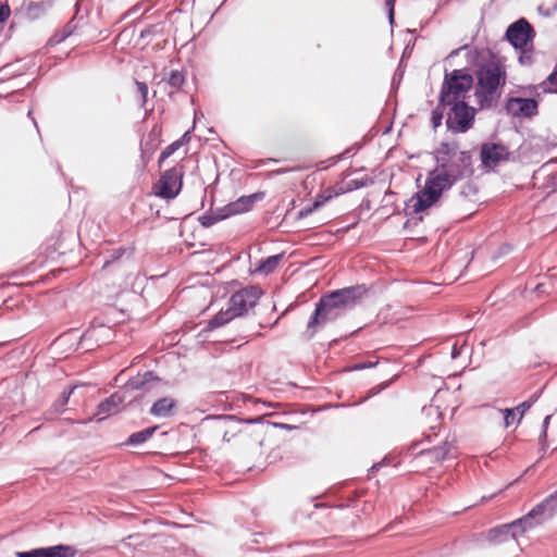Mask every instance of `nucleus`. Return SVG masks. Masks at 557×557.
Instances as JSON below:
<instances>
[{"mask_svg": "<svg viewBox=\"0 0 557 557\" xmlns=\"http://www.w3.org/2000/svg\"><path fill=\"white\" fill-rule=\"evenodd\" d=\"M369 292L368 285L357 284L323 294L307 323L304 338L312 339L325 324L336 321L361 305Z\"/></svg>", "mask_w": 557, "mask_h": 557, "instance_id": "obj_1", "label": "nucleus"}, {"mask_svg": "<svg viewBox=\"0 0 557 557\" xmlns=\"http://www.w3.org/2000/svg\"><path fill=\"white\" fill-rule=\"evenodd\" d=\"M506 69L498 62L481 64L476 70L475 97L481 109H490L499 98L498 89L506 84Z\"/></svg>", "mask_w": 557, "mask_h": 557, "instance_id": "obj_2", "label": "nucleus"}, {"mask_svg": "<svg viewBox=\"0 0 557 557\" xmlns=\"http://www.w3.org/2000/svg\"><path fill=\"white\" fill-rule=\"evenodd\" d=\"M473 173L471 151H461L457 158H442L441 162H437L436 168L429 174L435 178L436 184L440 183L448 190L457 182L472 176Z\"/></svg>", "mask_w": 557, "mask_h": 557, "instance_id": "obj_3", "label": "nucleus"}, {"mask_svg": "<svg viewBox=\"0 0 557 557\" xmlns=\"http://www.w3.org/2000/svg\"><path fill=\"white\" fill-rule=\"evenodd\" d=\"M473 83V76L466 69L446 72L440 90L442 104L446 99L465 100V95L471 90Z\"/></svg>", "mask_w": 557, "mask_h": 557, "instance_id": "obj_4", "label": "nucleus"}, {"mask_svg": "<svg viewBox=\"0 0 557 557\" xmlns=\"http://www.w3.org/2000/svg\"><path fill=\"white\" fill-rule=\"evenodd\" d=\"M184 175L183 164L165 170L152 186L153 195L168 201L176 198L182 190Z\"/></svg>", "mask_w": 557, "mask_h": 557, "instance_id": "obj_5", "label": "nucleus"}, {"mask_svg": "<svg viewBox=\"0 0 557 557\" xmlns=\"http://www.w3.org/2000/svg\"><path fill=\"white\" fill-rule=\"evenodd\" d=\"M450 112L446 119V127L453 134L466 133L474 122L476 110L465 100L450 101Z\"/></svg>", "mask_w": 557, "mask_h": 557, "instance_id": "obj_6", "label": "nucleus"}, {"mask_svg": "<svg viewBox=\"0 0 557 557\" xmlns=\"http://www.w3.org/2000/svg\"><path fill=\"white\" fill-rule=\"evenodd\" d=\"M527 518L528 513L510 523L490 529L486 539L490 543L493 544H500L507 542L510 539L516 540L518 534H523L528 530L536 527L533 524L534 521L532 519L525 520Z\"/></svg>", "mask_w": 557, "mask_h": 557, "instance_id": "obj_7", "label": "nucleus"}, {"mask_svg": "<svg viewBox=\"0 0 557 557\" xmlns=\"http://www.w3.org/2000/svg\"><path fill=\"white\" fill-rule=\"evenodd\" d=\"M445 190L447 189L440 183L436 184L435 178L429 174L424 188L411 197L407 208H412L413 213L423 212L434 205Z\"/></svg>", "mask_w": 557, "mask_h": 557, "instance_id": "obj_8", "label": "nucleus"}, {"mask_svg": "<svg viewBox=\"0 0 557 557\" xmlns=\"http://www.w3.org/2000/svg\"><path fill=\"white\" fill-rule=\"evenodd\" d=\"M263 292L259 286L249 285L235 292L228 299L227 305L236 312L237 317L248 313L249 309L257 306Z\"/></svg>", "mask_w": 557, "mask_h": 557, "instance_id": "obj_9", "label": "nucleus"}, {"mask_svg": "<svg viewBox=\"0 0 557 557\" xmlns=\"http://www.w3.org/2000/svg\"><path fill=\"white\" fill-rule=\"evenodd\" d=\"M535 30L528 20L521 17L511 23L505 33V39L513 49L527 48L533 44Z\"/></svg>", "mask_w": 557, "mask_h": 557, "instance_id": "obj_10", "label": "nucleus"}, {"mask_svg": "<svg viewBox=\"0 0 557 557\" xmlns=\"http://www.w3.org/2000/svg\"><path fill=\"white\" fill-rule=\"evenodd\" d=\"M509 148L502 143L486 141L481 145L480 159L484 169L493 170L499 163L510 160Z\"/></svg>", "mask_w": 557, "mask_h": 557, "instance_id": "obj_11", "label": "nucleus"}, {"mask_svg": "<svg viewBox=\"0 0 557 557\" xmlns=\"http://www.w3.org/2000/svg\"><path fill=\"white\" fill-rule=\"evenodd\" d=\"M505 110L513 117L532 119L539 114V101L535 98L509 97Z\"/></svg>", "mask_w": 557, "mask_h": 557, "instance_id": "obj_12", "label": "nucleus"}, {"mask_svg": "<svg viewBox=\"0 0 557 557\" xmlns=\"http://www.w3.org/2000/svg\"><path fill=\"white\" fill-rule=\"evenodd\" d=\"M557 513V490L533 507L525 520L532 519L536 527L550 520Z\"/></svg>", "mask_w": 557, "mask_h": 557, "instance_id": "obj_13", "label": "nucleus"}, {"mask_svg": "<svg viewBox=\"0 0 557 557\" xmlns=\"http://www.w3.org/2000/svg\"><path fill=\"white\" fill-rule=\"evenodd\" d=\"M160 379L152 371H145L144 373H138L135 376H132L127 380L124 385V391H121L123 395L126 392H139L140 395L148 393L153 383L159 382Z\"/></svg>", "mask_w": 557, "mask_h": 557, "instance_id": "obj_14", "label": "nucleus"}, {"mask_svg": "<svg viewBox=\"0 0 557 557\" xmlns=\"http://www.w3.org/2000/svg\"><path fill=\"white\" fill-rule=\"evenodd\" d=\"M123 403L124 395L122 392L112 394L97 406V411L94 414V419H97V421H102L107 417L119 412Z\"/></svg>", "mask_w": 557, "mask_h": 557, "instance_id": "obj_15", "label": "nucleus"}, {"mask_svg": "<svg viewBox=\"0 0 557 557\" xmlns=\"http://www.w3.org/2000/svg\"><path fill=\"white\" fill-rule=\"evenodd\" d=\"M454 444L448 440H445L442 445L434 446L429 449H422L418 453V456H425L431 462H441L443 460L454 457L453 449Z\"/></svg>", "mask_w": 557, "mask_h": 557, "instance_id": "obj_16", "label": "nucleus"}, {"mask_svg": "<svg viewBox=\"0 0 557 557\" xmlns=\"http://www.w3.org/2000/svg\"><path fill=\"white\" fill-rule=\"evenodd\" d=\"M177 403L172 397H161L150 407L149 413L156 418H170L174 416Z\"/></svg>", "mask_w": 557, "mask_h": 557, "instance_id": "obj_17", "label": "nucleus"}, {"mask_svg": "<svg viewBox=\"0 0 557 557\" xmlns=\"http://www.w3.org/2000/svg\"><path fill=\"white\" fill-rule=\"evenodd\" d=\"M79 12L78 2L75 3V14L74 16L60 29L58 30L51 38L50 42L52 45H59L72 36L78 28V22H76V16Z\"/></svg>", "mask_w": 557, "mask_h": 557, "instance_id": "obj_18", "label": "nucleus"}, {"mask_svg": "<svg viewBox=\"0 0 557 557\" xmlns=\"http://www.w3.org/2000/svg\"><path fill=\"white\" fill-rule=\"evenodd\" d=\"M159 430V425H151L138 432L132 433L122 444L127 447H136L148 442Z\"/></svg>", "mask_w": 557, "mask_h": 557, "instance_id": "obj_19", "label": "nucleus"}, {"mask_svg": "<svg viewBox=\"0 0 557 557\" xmlns=\"http://www.w3.org/2000/svg\"><path fill=\"white\" fill-rule=\"evenodd\" d=\"M165 84L169 86V97H173L180 91L182 86L186 82V74L183 70H171L166 77L163 78Z\"/></svg>", "mask_w": 557, "mask_h": 557, "instance_id": "obj_20", "label": "nucleus"}, {"mask_svg": "<svg viewBox=\"0 0 557 557\" xmlns=\"http://www.w3.org/2000/svg\"><path fill=\"white\" fill-rule=\"evenodd\" d=\"M237 318V314L235 311L232 310V307L227 305V308L225 310H220L215 315H213L207 326L205 327L206 331H212L214 329L221 327L225 325L226 323L231 322Z\"/></svg>", "mask_w": 557, "mask_h": 557, "instance_id": "obj_21", "label": "nucleus"}, {"mask_svg": "<svg viewBox=\"0 0 557 557\" xmlns=\"http://www.w3.org/2000/svg\"><path fill=\"white\" fill-rule=\"evenodd\" d=\"M461 152L459 150V145L456 141L448 143V141H442L440 146L433 151L434 159L437 162H441L443 159H454L457 158L458 154Z\"/></svg>", "mask_w": 557, "mask_h": 557, "instance_id": "obj_22", "label": "nucleus"}, {"mask_svg": "<svg viewBox=\"0 0 557 557\" xmlns=\"http://www.w3.org/2000/svg\"><path fill=\"white\" fill-rule=\"evenodd\" d=\"M264 198L263 191H257L248 196H242L236 201L232 202V207L235 212L244 213L249 211L256 201Z\"/></svg>", "mask_w": 557, "mask_h": 557, "instance_id": "obj_23", "label": "nucleus"}, {"mask_svg": "<svg viewBox=\"0 0 557 557\" xmlns=\"http://www.w3.org/2000/svg\"><path fill=\"white\" fill-rule=\"evenodd\" d=\"M284 257H285V253L282 252V253L270 256L265 259H261L259 261L257 268L255 269V273H259V274H263V275H269V274L273 273L276 270V268L278 267L280 262L284 259Z\"/></svg>", "mask_w": 557, "mask_h": 557, "instance_id": "obj_24", "label": "nucleus"}, {"mask_svg": "<svg viewBox=\"0 0 557 557\" xmlns=\"http://www.w3.org/2000/svg\"><path fill=\"white\" fill-rule=\"evenodd\" d=\"M45 557H75L77 550L65 544H58L53 546L44 547Z\"/></svg>", "mask_w": 557, "mask_h": 557, "instance_id": "obj_25", "label": "nucleus"}, {"mask_svg": "<svg viewBox=\"0 0 557 557\" xmlns=\"http://www.w3.org/2000/svg\"><path fill=\"white\" fill-rule=\"evenodd\" d=\"M51 8L50 1L29 2L25 14L28 20L35 21L41 17Z\"/></svg>", "mask_w": 557, "mask_h": 557, "instance_id": "obj_26", "label": "nucleus"}, {"mask_svg": "<svg viewBox=\"0 0 557 557\" xmlns=\"http://www.w3.org/2000/svg\"><path fill=\"white\" fill-rule=\"evenodd\" d=\"M450 103L451 102L446 99L444 101V103L442 104L441 96L438 95L437 106L431 112V123H432V128L434 131L437 129L442 125L445 108L449 107Z\"/></svg>", "mask_w": 557, "mask_h": 557, "instance_id": "obj_27", "label": "nucleus"}, {"mask_svg": "<svg viewBox=\"0 0 557 557\" xmlns=\"http://www.w3.org/2000/svg\"><path fill=\"white\" fill-rule=\"evenodd\" d=\"M225 219H227V213L205 212L198 218V222L202 227L208 228Z\"/></svg>", "mask_w": 557, "mask_h": 557, "instance_id": "obj_28", "label": "nucleus"}, {"mask_svg": "<svg viewBox=\"0 0 557 557\" xmlns=\"http://www.w3.org/2000/svg\"><path fill=\"white\" fill-rule=\"evenodd\" d=\"M77 388V385L70 386L69 388L63 389L61 394V399L53 404V409L55 412H63L71 395L74 393V389Z\"/></svg>", "mask_w": 557, "mask_h": 557, "instance_id": "obj_29", "label": "nucleus"}, {"mask_svg": "<svg viewBox=\"0 0 557 557\" xmlns=\"http://www.w3.org/2000/svg\"><path fill=\"white\" fill-rule=\"evenodd\" d=\"M520 54L518 57V62L522 66H531L534 63L533 59V44L529 45L527 48L518 49Z\"/></svg>", "mask_w": 557, "mask_h": 557, "instance_id": "obj_30", "label": "nucleus"}, {"mask_svg": "<svg viewBox=\"0 0 557 557\" xmlns=\"http://www.w3.org/2000/svg\"><path fill=\"white\" fill-rule=\"evenodd\" d=\"M372 183H373V180L368 176H366L363 178H355V180L349 181L347 184V187L343 188V190H344V194L349 193L352 190H357V189L367 187V186L371 185Z\"/></svg>", "mask_w": 557, "mask_h": 557, "instance_id": "obj_31", "label": "nucleus"}, {"mask_svg": "<svg viewBox=\"0 0 557 557\" xmlns=\"http://www.w3.org/2000/svg\"><path fill=\"white\" fill-rule=\"evenodd\" d=\"M181 147H180V144L175 140L173 141L172 144L168 145L160 153L159 156V160H158V164L159 166H161V164L164 162V160H166L168 158H170L176 150H178Z\"/></svg>", "mask_w": 557, "mask_h": 557, "instance_id": "obj_32", "label": "nucleus"}, {"mask_svg": "<svg viewBox=\"0 0 557 557\" xmlns=\"http://www.w3.org/2000/svg\"><path fill=\"white\" fill-rule=\"evenodd\" d=\"M126 251L127 249L124 247L111 249L109 251V259L104 261L103 268H107L110 263L120 260Z\"/></svg>", "mask_w": 557, "mask_h": 557, "instance_id": "obj_33", "label": "nucleus"}, {"mask_svg": "<svg viewBox=\"0 0 557 557\" xmlns=\"http://www.w3.org/2000/svg\"><path fill=\"white\" fill-rule=\"evenodd\" d=\"M478 193V188L476 186L471 183V182H468L466 183L461 189H460V196L463 197V198H467V199H471L472 197H474Z\"/></svg>", "mask_w": 557, "mask_h": 557, "instance_id": "obj_34", "label": "nucleus"}, {"mask_svg": "<svg viewBox=\"0 0 557 557\" xmlns=\"http://www.w3.org/2000/svg\"><path fill=\"white\" fill-rule=\"evenodd\" d=\"M537 89H541L544 94H556L557 86L554 82H548V76L537 85Z\"/></svg>", "mask_w": 557, "mask_h": 557, "instance_id": "obj_35", "label": "nucleus"}, {"mask_svg": "<svg viewBox=\"0 0 557 557\" xmlns=\"http://www.w3.org/2000/svg\"><path fill=\"white\" fill-rule=\"evenodd\" d=\"M138 94L141 97V107H145L148 98V85L144 82L135 81Z\"/></svg>", "mask_w": 557, "mask_h": 557, "instance_id": "obj_36", "label": "nucleus"}, {"mask_svg": "<svg viewBox=\"0 0 557 557\" xmlns=\"http://www.w3.org/2000/svg\"><path fill=\"white\" fill-rule=\"evenodd\" d=\"M16 557H45L44 547L30 549L27 552H16Z\"/></svg>", "mask_w": 557, "mask_h": 557, "instance_id": "obj_37", "label": "nucleus"}, {"mask_svg": "<svg viewBox=\"0 0 557 557\" xmlns=\"http://www.w3.org/2000/svg\"><path fill=\"white\" fill-rule=\"evenodd\" d=\"M515 411H516L515 409H509V408L502 410V412L504 413L505 428L510 426L515 422V419H516Z\"/></svg>", "mask_w": 557, "mask_h": 557, "instance_id": "obj_38", "label": "nucleus"}, {"mask_svg": "<svg viewBox=\"0 0 557 557\" xmlns=\"http://www.w3.org/2000/svg\"><path fill=\"white\" fill-rule=\"evenodd\" d=\"M11 10L7 1L0 2V23H3L10 16Z\"/></svg>", "mask_w": 557, "mask_h": 557, "instance_id": "obj_39", "label": "nucleus"}, {"mask_svg": "<svg viewBox=\"0 0 557 557\" xmlns=\"http://www.w3.org/2000/svg\"><path fill=\"white\" fill-rule=\"evenodd\" d=\"M314 210H317V207H314V203L312 202L310 206L304 207L301 210L298 211L297 218L304 219L310 215Z\"/></svg>", "mask_w": 557, "mask_h": 557, "instance_id": "obj_40", "label": "nucleus"}, {"mask_svg": "<svg viewBox=\"0 0 557 557\" xmlns=\"http://www.w3.org/2000/svg\"><path fill=\"white\" fill-rule=\"evenodd\" d=\"M321 194L323 196H330V200H331L333 197L344 194V190L342 187L338 190L335 189L334 187H329L325 190H323Z\"/></svg>", "mask_w": 557, "mask_h": 557, "instance_id": "obj_41", "label": "nucleus"}, {"mask_svg": "<svg viewBox=\"0 0 557 557\" xmlns=\"http://www.w3.org/2000/svg\"><path fill=\"white\" fill-rule=\"evenodd\" d=\"M532 406L530 405V403H528L527 400L521 403L520 405H518L515 410H517L519 412V420H521V418L523 417V414L531 408Z\"/></svg>", "mask_w": 557, "mask_h": 557, "instance_id": "obj_42", "label": "nucleus"}, {"mask_svg": "<svg viewBox=\"0 0 557 557\" xmlns=\"http://www.w3.org/2000/svg\"><path fill=\"white\" fill-rule=\"evenodd\" d=\"M546 186L550 188L552 191L557 190V172L547 177Z\"/></svg>", "mask_w": 557, "mask_h": 557, "instance_id": "obj_43", "label": "nucleus"}, {"mask_svg": "<svg viewBox=\"0 0 557 557\" xmlns=\"http://www.w3.org/2000/svg\"><path fill=\"white\" fill-rule=\"evenodd\" d=\"M329 200H330V196H323L322 194H318L314 197L313 203H314V207H317V209H318L321 206H323L325 202H327Z\"/></svg>", "mask_w": 557, "mask_h": 557, "instance_id": "obj_44", "label": "nucleus"}, {"mask_svg": "<svg viewBox=\"0 0 557 557\" xmlns=\"http://www.w3.org/2000/svg\"><path fill=\"white\" fill-rule=\"evenodd\" d=\"M231 207H232V202L223 208H219L215 213H227V218L235 215V214H239L238 212H235L234 209Z\"/></svg>", "mask_w": 557, "mask_h": 557, "instance_id": "obj_45", "label": "nucleus"}, {"mask_svg": "<svg viewBox=\"0 0 557 557\" xmlns=\"http://www.w3.org/2000/svg\"><path fill=\"white\" fill-rule=\"evenodd\" d=\"M359 148H354V147H350V148H347L346 150H344L339 156H338V160H344V159H347L349 158L350 156H354L356 153V151L358 150Z\"/></svg>", "mask_w": 557, "mask_h": 557, "instance_id": "obj_46", "label": "nucleus"}, {"mask_svg": "<svg viewBox=\"0 0 557 557\" xmlns=\"http://www.w3.org/2000/svg\"><path fill=\"white\" fill-rule=\"evenodd\" d=\"M190 140V131H186L182 137L180 139H177L176 141L180 144V147L188 144Z\"/></svg>", "mask_w": 557, "mask_h": 557, "instance_id": "obj_47", "label": "nucleus"}, {"mask_svg": "<svg viewBox=\"0 0 557 557\" xmlns=\"http://www.w3.org/2000/svg\"><path fill=\"white\" fill-rule=\"evenodd\" d=\"M375 366V363L373 362H360V363H357L354 366V370H363V369H367V368H371Z\"/></svg>", "mask_w": 557, "mask_h": 557, "instance_id": "obj_48", "label": "nucleus"}, {"mask_svg": "<svg viewBox=\"0 0 557 557\" xmlns=\"http://www.w3.org/2000/svg\"><path fill=\"white\" fill-rule=\"evenodd\" d=\"M522 90L524 92H528L530 95L536 94L537 91V85H528L527 87H522Z\"/></svg>", "mask_w": 557, "mask_h": 557, "instance_id": "obj_49", "label": "nucleus"}, {"mask_svg": "<svg viewBox=\"0 0 557 557\" xmlns=\"http://www.w3.org/2000/svg\"><path fill=\"white\" fill-rule=\"evenodd\" d=\"M548 82H554L557 86V64L555 65L553 72L548 75Z\"/></svg>", "mask_w": 557, "mask_h": 557, "instance_id": "obj_50", "label": "nucleus"}, {"mask_svg": "<svg viewBox=\"0 0 557 557\" xmlns=\"http://www.w3.org/2000/svg\"><path fill=\"white\" fill-rule=\"evenodd\" d=\"M387 17H388V22H389L391 26H393L394 25V21H395L394 10H388L387 11Z\"/></svg>", "mask_w": 557, "mask_h": 557, "instance_id": "obj_51", "label": "nucleus"}, {"mask_svg": "<svg viewBox=\"0 0 557 557\" xmlns=\"http://www.w3.org/2000/svg\"><path fill=\"white\" fill-rule=\"evenodd\" d=\"M540 397V393H534L527 401L532 406Z\"/></svg>", "mask_w": 557, "mask_h": 557, "instance_id": "obj_52", "label": "nucleus"}, {"mask_svg": "<svg viewBox=\"0 0 557 557\" xmlns=\"http://www.w3.org/2000/svg\"><path fill=\"white\" fill-rule=\"evenodd\" d=\"M550 418H552L550 416H546L544 418L543 423H542V429L547 430Z\"/></svg>", "mask_w": 557, "mask_h": 557, "instance_id": "obj_53", "label": "nucleus"}, {"mask_svg": "<svg viewBox=\"0 0 557 557\" xmlns=\"http://www.w3.org/2000/svg\"><path fill=\"white\" fill-rule=\"evenodd\" d=\"M395 0H386V10H394Z\"/></svg>", "mask_w": 557, "mask_h": 557, "instance_id": "obj_54", "label": "nucleus"}, {"mask_svg": "<svg viewBox=\"0 0 557 557\" xmlns=\"http://www.w3.org/2000/svg\"><path fill=\"white\" fill-rule=\"evenodd\" d=\"M383 466V462H377V463H374L372 467H371V471H377L381 467Z\"/></svg>", "mask_w": 557, "mask_h": 557, "instance_id": "obj_55", "label": "nucleus"}, {"mask_svg": "<svg viewBox=\"0 0 557 557\" xmlns=\"http://www.w3.org/2000/svg\"><path fill=\"white\" fill-rule=\"evenodd\" d=\"M383 466V462H377V463H374L372 467H371V471H377L381 467Z\"/></svg>", "mask_w": 557, "mask_h": 557, "instance_id": "obj_56", "label": "nucleus"}, {"mask_svg": "<svg viewBox=\"0 0 557 557\" xmlns=\"http://www.w3.org/2000/svg\"><path fill=\"white\" fill-rule=\"evenodd\" d=\"M546 436H547V430L542 429V432H541V435H540V440H541V441H542V440H545V438H546Z\"/></svg>", "mask_w": 557, "mask_h": 557, "instance_id": "obj_57", "label": "nucleus"}, {"mask_svg": "<svg viewBox=\"0 0 557 557\" xmlns=\"http://www.w3.org/2000/svg\"><path fill=\"white\" fill-rule=\"evenodd\" d=\"M234 416H220L219 419L233 420Z\"/></svg>", "mask_w": 557, "mask_h": 557, "instance_id": "obj_58", "label": "nucleus"}, {"mask_svg": "<svg viewBox=\"0 0 557 557\" xmlns=\"http://www.w3.org/2000/svg\"><path fill=\"white\" fill-rule=\"evenodd\" d=\"M280 428L282 429H293L294 426L289 425V424H284V423H281L278 424Z\"/></svg>", "mask_w": 557, "mask_h": 557, "instance_id": "obj_59", "label": "nucleus"}, {"mask_svg": "<svg viewBox=\"0 0 557 557\" xmlns=\"http://www.w3.org/2000/svg\"><path fill=\"white\" fill-rule=\"evenodd\" d=\"M33 122H34V125L36 126V128L38 129V125H37V122L34 117H32Z\"/></svg>", "mask_w": 557, "mask_h": 557, "instance_id": "obj_60", "label": "nucleus"}, {"mask_svg": "<svg viewBox=\"0 0 557 557\" xmlns=\"http://www.w3.org/2000/svg\"><path fill=\"white\" fill-rule=\"evenodd\" d=\"M458 52H459V49H457V50L453 51V52H451V55H455V54H457Z\"/></svg>", "mask_w": 557, "mask_h": 557, "instance_id": "obj_61", "label": "nucleus"}, {"mask_svg": "<svg viewBox=\"0 0 557 557\" xmlns=\"http://www.w3.org/2000/svg\"><path fill=\"white\" fill-rule=\"evenodd\" d=\"M32 113H33V111H32V110H29V111H28V113H27V115H28L29 117H32Z\"/></svg>", "mask_w": 557, "mask_h": 557, "instance_id": "obj_62", "label": "nucleus"}, {"mask_svg": "<svg viewBox=\"0 0 557 557\" xmlns=\"http://www.w3.org/2000/svg\"><path fill=\"white\" fill-rule=\"evenodd\" d=\"M335 407H345L344 404L336 405Z\"/></svg>", "mask_w": 557, "mask_h": 557, "instance_id": "obj_63", "label": "nucleus"}, {"mask_svg": "<svg viewBox=\"0 0 557 557\" xmlns=\"http://www.w3.org/2000/svg\"><path fill=\"white\" fill-rule=\"evenodd\" d=\"M451 356L453 358H456V351H453Z\"/></svg>", "mask_w": 557, "mask_h": 557, "instance_id": "obj_64", "label": "nucleus"}]
</instances>
